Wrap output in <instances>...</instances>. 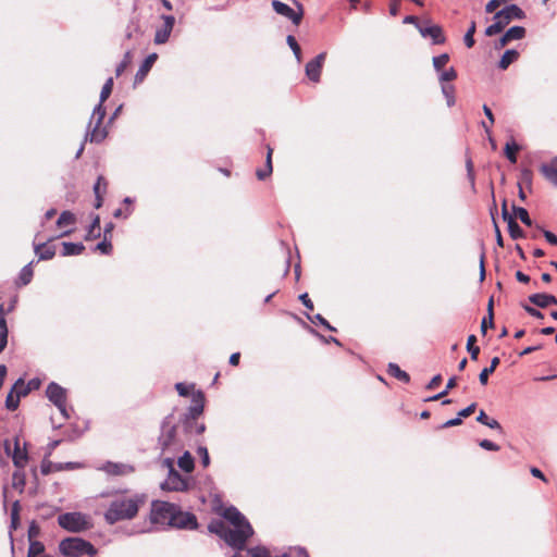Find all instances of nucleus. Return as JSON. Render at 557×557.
I'll use <instances>...</instances> for the list:
<instances>
[{
    "label": "nucleus",
    "instance_id": "obj_1",
    "mask_svg": "<svg viewBox=\"0 0 557 557\" xmlns=\"http://www.w3.org/2000/svg\"><path fill=\"white\" fill-rule=\"evenodd\" d=\"M113 88V78L109 77L100 91L99 103L94 108L88 129L86 132V139L89 137L90 143L100 144L108 136L106 127H101L102 121L106 116V109L103 102L110 97Z\"/></svg>",
    "mask_w": 557,
    "mask_h": 557
},
{
    "label": "nucleus",
    "instance_id": "obj_2",
    "mask_svg": "<svg viewBox=\"0 0 557 557\" xmlns=\"http://www.w3.org/2000/svg\"><path fill=\"white\" fill-rule=\"evenodd\" d=\"M146 502L144 494H135L132 497H117L113 499L104 512V519L109 524H114L122 520L133 519L139 506Z\"/></svg>",
    "mask_w": 557,
    "mask_h": 557
},
{
    "label": "nucleus",
    "instance_id": "obj_3",
    "mask_svg": "<svg viewBox=\"0 0 557 557\" xmlns=\"http://www.w3.org/2000/svg\"><path fill=\"white\" fill-rule=\"evenodd\" d=\"M157 444L162 454L180 446L177 423L175 422L173 413H169L162 419Z\"/></svg>",
    "mask_w": 557,
    "mask_h": 557
},
{
    "label": "nucleus",
    "instance_id": "obj_4",
    "mask_svg": "<svg viewBox=\"0 0 557 557\" xmlns=\"http://www.w3.org/2000/svg\"><path fill=\"white\" fill-rule=\"evenodd\" d=\"M59 552L65 557H82L84 555L94 556L97 549L90 542L82 537L71 536L59 543Z\"/></svg>",
    "mask_w": 557,
    "mask_h": 557
},
{
    "label": "nucleus",
    "instance_id": "obj_5",
    "mask_svg": "<svg viewBox=\"0 0 557 557\" xmlns=\"http://www.w3.org/2000/svg\"><path fill=\"white\" fill-rule=\"evenodd\" d=\"M58 524L63 530L72 533L84 532L92 527L90 518L81 511L64 512L59 515Z\"/></svg>",
    "mask_w": 557,
    "mask_h": 557
},
{
    "label": "nucleus",
    "instance_id": "obj_6",
    "mask_svg": "<svg viewBox=\"0 0 557 557\" xmlns=\"http://www.w3.org/2000/svg\"><path fill=\"white\" fill-rule=\"evenodd\" d=\"M176 509L177 505L175 504L163 500H153L150 510L151 523L170 527V522Z\"/></svg>",
    "mask_w": 557,
    "mask_h": 557
},
{
    "label": "nucleus",
    "instance_id": "obj_7",
    "mask_svg": "<svg viewBox=\"0 0 557 557\" xmlns=\"http://www.w3.org/2000/svg\"><path fill=\"white\" fill-rule=\"evenodd\" d=\"M255 534L252 525L228 528L224 542L236 550H243Z\"/></svg>",
    "mask_w": 557,
    "mask_h": 557
},
{
    "label": "nucleus",
    "instance_id": "obj_8",
    "mask_svg": "<svg viewBox=\"0 0 557 557\" xmlns=\"http://www.w3.org/2000/svg\"><path fill=\"white\" fill-rule=\"evenodd\" d=\"M205 408V394L201 391H196L191 395V405L187 412L184 414L182 422L185 429L191 428V420L197 419L202 414Z\"/></svg>",
    "mask_w": 557,
    "mask_h": 557
},
{
    "label": "nucleus",
    "instance_id": "obj_9",
    "mask_svg": "<svg viewBox=\"0 0 557 557\" xmlns=\"http://www.w3.org/2000/svg\"><path fill=\"white\" fill-rule=\"evenodd\" d=\"M170 527L180 530H197L199 524L194 513L188 511H182L177 506V509L170 522Z\"/></svg>",
    "mask_w": 557,
    "mask_h": 557
},
{
    "label": "nucleus",
    "instance_id": "obj_10",
    "mask_svg": "<svg viewBox=\"0 0 557 557\" xmlns=\"http://www.w3.org/2000/svg\"><path fill=\"white\" fill-rule=\"evenodd\" d=\"M188 481L177 470L168 473L164 482L161 483L160 487L163 491L169 492H185L188 490Z\"/></svg>",
    "mask_w": 557,
    "mask_h": 557
},
{
    "label": "nucleus",
    "instance_id": "obj_11",
    "mask_svg": "<svg viewBox=\"0 0 557 557\" xmlns=\"http://www.w3.org/2000/svg\"><path fill=\"white\" fill-rule=\"evenodd\" d=\"M418 30L423 38H431L433 45H441L445 42L443 29L437 24H432L425 21L422 25H418Z\"/></svg>",
    "mask_w": 557,
    "mask_h": 557
},
{
    "label": "nucleus",
    "instance_id": "obj_12",
    "mask_svg": "<svg viewBox=\"0 0 557 557\" xmlns=\"http://www.w3.org/2000/svg\"><path fill=\"white\" fill-rule=\"evenodd\" d=\"M524 17V11L517 4L506 5L494 15V20H499L505 26L513 20H523Z\"/></svg>",
    "mask_w": 557,
    "mask_h": 557
},
{
    "label": "nucleus",
    "instance_id": "obj_13",
    "mask_svg": "<svg viewBox=\"0 0 557 557\" xmlns=\"http://www.w3.org/2000/svg\"><path fill=\"white\" fill-rule=\"evenodd\" d=\"M525 36V28L523 26L515 25L508 28L504 35L494 42V49L500 50L512 40H520Z\"/></svg>",
    "mask_w": 557,
    "mask_h": 557
},
{
    "label": "nucleus",
    "instance_id": "obj_14",
    "mask_svg": "<svg viewBox=\"0 0 557 557\" xmlns=\"http://www.w3.org/2000/svg\"><path fill=\"white\" fill-rule=\"evenodd\" d=\"M326 58V52L319 53L315 58L306 64L305 71L307 77L313 82H320L321 70Z\"/></svg>",
    "mask_w": 557,
    "mask_h": 557
},
{
    "label": "nucleus",
    "instance_id": "obj_15",
    "mask_svg": "<svg viewBox=\"0 0 557 557\" xmlns=\"http://www.w3.org/2000/svg\"><path fill=\"white\" fill-rule=\"evenodd\" d=\"M162 18L163 26L157 29L154 34L153 41L156 45H163L169 40L175 24V17L173 15H163Z\"/></svg>",
    "mask_w": 557,
    "mask_h": 557
},
{
    "label": "nucleus",
    "instance_id": "obj_16",
    "mask_svg": "<svg viewBox=\"0 0 557 557\" xmlns=\"http://www.w3.org/2000/svg\"><path fill=\"white\" fill-rule=\"evenodd\" d=\"M4 449L8 455L12 456L13 463L17 469L24 468L28 457L26 450L20 448V442L17 437L14 441L13 451H11V444L9 441H5Z\"/></svg>",
    "mask_w": 557,
    "mask_h": 557
},
{
    "label": "nucleus",
    "instance_id": "obj_17",
    "mask_svg": "<svg viewBox=\"0 0 557 557\" xmlns=\"http://www.w3.org/2000/svg\"><path fill=\"white\" fill-rule=\"evenodd\" d=\"M46 396L55 407H61L63 403H66V389L55 382L48 384Z\"/></svg>",
    "mask_w": 557,
    "mask_h": 557
},
{
    "label": "nucleus",
    "instance_id": "obj_18",
    "mask_svg": "<svg viewBox=\"0 0 557 557\" xmlns=\"http://www.w3.org/2000/svg\"><path fill=\"white\" fill-rule=\"evenodd\" d=\"M223 518L233 527L251 525L248 519L234 506H230L224 509Z\"/></svg>",
    "mask_w": 557,
    "mask_h": 557
},
{
    "label": "nucleus",
    "instance_id": "obj_19",
    "mask_svg": "<svg viewBox=\"0 0 557 557\" xmlns=\"http://www.w3.org/2000/svg\"><path fill=\"white\" fill-rule=\"evenodd\" d=\"M271 7L276 14L286 17L295 26H299L298 25V16L295 15L294 8L289 7L288 4H286L280 0H272Z\"/></svg>",
    "mask_w": 557,
    "mask_h": 557
},
{
    "label": "nucleus",
    "instance_id": "obj_20",
    "mask_svg": "<svg viewBox=\"0 0 557 557\" xmlns=\"http://www.w3.org/2000/svg\"><path fill=\"white\" fill-rule=\"evenodd\" d=\"M18 385H23V379L20 377L16 380L11 391L8 393L5 398V407L8 410L14 411L18 408L21 397L18 394Z\"/></svg>",
    "mask_w": 557,
    "mask_h": 557
},
{
    "label": "nucleus",
    "instance_id": "obj_21",
    "mask_svg": "<svg viewBox=\"0 0 557 557\" xmlns=\"http://www.w3.org/2000/svg\"><path fill=\"white\" fill-rule=\"evenodd\" d=\"M157 59L158 54L156 52H152L146 57L135 74V84L141 83L145 79Z\"/></svg>",
    "mask_w": 557,
    "mask_h": 557
},
{
    "label": "nucleus",
    "instance_id": "obj_22",
    "mask_svg": "<svg viewBox=\"0 0 557 557\" xmlns=\"http://www.w3.org/2000/svg\"><path fill=\"white\" fill-rule=\"evenodd\" d=\"M529 301L540 308H546L550 305H557L556 296L552 294L537 293L529 296Z\"/></svg>",
    "mask_w": 557,
    "mask_h": 557
},
{
    "label": "nucleus",
    "instance_id": "obj_23",
    "mask_svg": "<svg viewBox=\"0 0 557 557\" xmlns=\"http://www.w3.org/2000/svg\"><path fill=\"white\" fill-rule=\"evenodd\" d=\"M34 251L38 261L51 260L55 256V247L48 243L34 244Z\"/></svg>",
    "mask_w": 557,
    "mask_h": 557
},
{
    "label": "nucleus",
    "instance_id": "obj_24",
    "mask_svg": "<svg viewBox=\"0 0 557 557\" xmlns=\"http://www.w3.org/2000/svg\"><path fill=\"white\" fill-rule=\"evenodd\" d=\"M504 221L507 222L508 232L512 239H519L524 236L523 230L508 211L504 213Z\"/></svg>",
    "mask_w": 557,
    "mask_h": 557
},
{
    "label": "nucleus",
    "instance_id": "obj_25",
    "mask_svg": "<svg viewBox=\"0 0 557 557\" xmlns=\"http://www.w3.org/2000/svg\"><path fill=\"white\" fill-rule=\"evenodd\" d=\"M102 470L106 471L108 474L111 475H122L126 474L128 472L133 471V468L131 466L124 465V463H116L108 461L103 467Z\"/></svg>",
    "mask_w": 557,
    "mask_h": 557
},
{
    "label": "nucleus",
    "instance_id": "obj_26",
    "mask_svg": "<svg viewBox=\"0 0 557 557\" xmlns=\"http://www.w3.org/2000/svg\"><path fill=\"white\" fill-rule=\"evenodd\" d=\"M519 55L520 53L516 49L506 50L498 61V69L502 71L507 70L511 63L519 59Z\"/></svg>",
    "mask_w": 557,
    "mask_h": 557
},
{
    "label": "nucleus",
    "instance_id": "obj_27",
    "mask_svg": "<svg viewBox=\"0 0 557 557\" xmlns=\"http://www.w3.org/2000/svg\"><path fill=\"white\" fill-rule=\"evenodd\" d=\"M476 421L483 425H486L490 429L498 431V433L503 434L504 429L500 423L496 419L490 418L484 410H480Z\"/></svg>",
    "mask_w": 557,
    "mask_h": 557
},
{
    "label": "nucleus",
    "instance_id": "obj_28",
    "mask_svg": "<svg viewBox=\"0 0 557 557\" xmlns=\"http://www.w3.org/2000/svg\"><path fill=\"white\" fill-rule=\"evenodd\" d=\"M33 264H34V261H30L29 263H27L26 265H24L22 268V270L20 271L17 281H16L17 286H26L32 282V278L34 275Z\"/></svg>",
    "mask_w": 557,
    "mask_h": 557
},
{
    "label": "nucleus",
    "instance_id": "obj_29",
    "mask_svg": "<svg viewBox=\"0 0 557 557\" xmlns=\"http://www.w3.org/2000/svg\"><path fill=\"white\" fill-rule=\"evenodd\" d=\"M62 256L69 257V256H78L85 250V246L82 243H71V242H63L62 243Z\"/></svg>",
    "mask_w": 557,
    "mask_h": 557
},
{
    "label": "nucleus",
    "instance_id": "obj_30",
    "mask_svg": "<svg viewBox=\"0 0 557 557\" xmlns=\"http://www.w3.org/2000/svg\"><path fill=\"white\" fill-rule=\"evenodd\" d=\"M387 373L391 376L397 379L400 382H404V383H409L410 382L409 374L406 371L401 370L399 368V366L394 363V362H389L388 363V366H387Z\"/></svg>",
    "mask_w": 557,
    "mask_h": 557
},
{
    "label": "nucleus",
    "instance_id": "obj_31",
    "mask_svg": "<svg viewBox=\"0 0 557 557\" xmlns=\"http://www.w3.org/2000/svg\"><path fill=\"white\" fill-rule=\"evenodd\" d=\"M230 527H227L223 521L221 520H213L208 525V531L210 533H213L218 535L220 539L224 541L227 530Z\"/></svg>",
    "mask_w": 557,
    "mask_h": 557
},
{
    "label": "nucleus",
    "instance_id": "obj_32",
    "mask_svg": "<svg viewBox=\"0 0 557 557\" xmlns=\"http://www.w3.org/2000/svg\"><path fill=\"white\" fill-rule=\"evenodd\" d=\"M177 465L180 469H182L184 472H191L195 468V461L194 457L189 451H185L177 460Z\"/></svg>",
    "mask_w": 557,
    "mask_h": 557
},
{
    "label": "nucleus",
    "instance_id": "obj_33",
    "mask_svg": "<svg viewBox=\"0 0 557 557\" xmlns=\"http://www.w3.org/2000/svg\"><path fill=\"white\" fill-rule=\"evenodd\" d=\"M499 362H500V359L498 357H494L491 360L490 367H486V368L482 369V371L479 374V381H480V383L482 385H486L487 384L488 375L492 374L495 371V369L497 368Z\"/></svg>",
    "mask_w": 557,
    "mask_h": 557
},
{
    "label": "nucleus",
    "instance_id": "obj_34",
    "mask_svg": "<svg viewBox=\"0 0 557 557\" xmlns=\"http://www.w3.org/2000/svg\"><path fill=\"white\" fill-rule=\"evenodd\" d=\"M540 170L548 182H550L554 186H557V168L554 164L544 163L541 165Z\"/></svg>",
    "mask_w": 557,
    "mask_h": 557
},
{
    "label": "nucleus",
    "instance_id": "obj_35",
    "mask_svg": "<svg viewBox=\"0 0 557 557\" xmlns=\"http://www.w3.org/2000/svg\"><path fill=\"white\" fill-rule=\"evenodd\" d=\"M98 237H100V216L96 214L87 228L85 239L91 240Z\"/></svg>",
    "mask_w": 557,
    "mask_h": 557
},
{
    "label": "nucleus",
    "instance_id": "obj_36",
    "mask_svg": "<svg viewBox=\"0 0 557 557\" xmlns=\"http://www.w3.org/2000/svg\"><path fill=\"white\" fill-rule=\"evenodd\" d=\"M521 149V147L511 139L510 141H507L504 148V152L506 158L511 162H517V152Z\"/></svg>",
    "mask_w": 557,
    "mask_h": 557
},
{
    "label": "nucleus",
    "instance_id": "obj_37",
    "mask_svg": "<svg viewBox=\"0 0 557 557\" xmlns=\"http://www.w3.org/2000/svg\"><path fill=\"white\" fill-rule=\"evenodd\" d=\"M40 384L41 382L39 379H32L27 382V384H25L23 381V385H18L17 387L20 396H27L32 391L38 389Z\"/></svg>",
    "mask_w": 557,
    "mask_h": 557
},
{
    "label": "nucleus",
    "instance_id": "obj_38",
    "mask_svg": "<svg viewBox=\"0 0 557 557\" xmlns=\"http://www.w3.org/2000/svg\"><path fill=\"white\" fill-rule=\"evenodd\" d=\"M26 484L25 473L21 470H16L12 474V486L18 490L20 493L24 492V487Z\"/></svg>",
    "mask_w": 557,
    "mask_h": 557
},
{
    "label": "nucleus",
    "instance_id": "obj_39",
    "mask_svg": "<svg viewBox=\"0 0 557 557\" xmlns=\"http://www.w3.org/2000/svg\"><path fill=\"white\" fill-rule=\"evenodd\" d=\"M512 211L524 225L532 226L533 222L525 208L512 205Z\"/></svg>",
    "mask_w": 557,
    "mask_h": 557
},
{
    "label": "nucleus",
    "instance_id": "obj_40",
    "mask_svg": "<svg viewBox=\"0 0 557 557\" xmlns=\"http://www.w3.org/2000/svg\"><path fill=\"white\" fill-rule=\"evenodd\" d=\"M76 222L75 215L71 211H62L57 220V225L59 227L74 225Z\"/></svg>",
    "mask_w": 557,
    "mask_h": 557
},
{
    "label": "nucleus",
    "instance_id": "obj_41",
    "mask_svg": "<svg viewBox=\"0 0 557 557\" xmlns=\"http://www.w3.org/2000/svg\"><path fill=\"white\" fill-rule=\"evenodd\" d=\"M286 44L292 49L297 63H300L301 60H302V58H301V49H300V46L298 45L296 38L293 35H288L286 37Z\"/></svg>",
    "mask_w": 557,
    "mask_h": 557
},
{
    "label": "nucleus",
    "instance_id": "obj_42",
    "mask_svg": "<svg viewBox=\"0 0 557 557\" xmlns=\"http://www.w3.org/2000/svg\"><path fill=\"white\" fill-rule=\"evenodd\" d=\"M442 94L444 98L446 99L447 106L450 108L455 104V87L453 85H442Z\"/></svg>",
    "mask_w": 557,
    "mask_h": 557
},
{
    "label": "nucleus",
    "instance_id": "obj_43",
    "mask_svg": "<svg viewBox=\"0 0 557 557\" xmlns=\"http://www.w3.org/2000/svg\"><path fill=\"white\" fill-rule=\"evenodd\" d=\"M475 29H476V24L474 21H472L470 23V26L468 28V30L466 32L465 36H463V42L465 45L467 46V48H472L475 44V40H474V33H475Z\"/></svg>",
    "mask_w": 557,
    "mask_h": 557
},
{
    "label": "nucleus",
    "instance_id": "obj_44",
    "mask_svg": "<svg viewBox=\"0 0 557 557\" xmlns=\"http://www.w3.org/2000/svg\"><path fill=\"white\" fill-rule=\"evenodd\" d=\"M475 341H476L475 335L468 336V339H467V350L470 354V358L472 360H478V357H479V354H480V348L474 345Z\"/></svg>",
    "mask_w": 557,
    "mask_h": 557
},
{
    "label": "nucleus",
    "instance_id": "obj_45",
    "mask_svg": "<svg viewBox=\"0 0 557 557\" xmlns=\"http://www.w3.org/2000/svg\"><path fill=\"white\" fill-rule=\"evenodd\" d=\"M307 319L311 322V323H318L322 326H324L326 330L331 331V332H335L336 329L334 326H332L327 320H325L320 313H317L314 315H310V314H306Z\"/></svg>",
    "mask_w": 557,
    "mask_h": 557
},
{
    "label": "nucleus",
    "instance_id": "obj_46",
    "mask_svg": "<svg viewBox=\"0 0 557 557\" xmlns=\"http://www.w3.org/2000/svg\"><path fill=\"white\" fill-rule=\"evenodd\" d=\"M505 27L506 26L499 20H494V23L485 28L484 34L487 37H492L496 34L502 33Z\"/></svg>",
    "mask_w": 557,
    "mask_h": 557
},
{
    "label": "nucleus",
    "instance_id": "obj_47",
    "mask_svg": "<svg viewBox=\"0 0 557 557\" xmlns=\"http://www.w3.org/2000/svg\"><path fill=\"white\" fill-rule=\"evenodd\" d=\"M58 466H62V462H52L50 460L44 459L40 466V471L44 475H48L53 471H59L57 469Z\"/></svg>",
    "mask_w": 557,
    "mask_h": 557
},
{
    "label": "nucleus",
    "instance_id": "obj_48",
    "mask_svg": "<svg viewBox=\"0 0 557 557\" xmlns=\"http://www.w3.org/2000/svg\"><path fill=\"white\" fill-rule=\"evenodd\" d=\"M247 552L251 557H270L269 549L262 545L250 547Z\"/></svg>",
    "mask_w": 557,
    "mask_h": 557
},
{
    "label": "nucleus",
    "instance_id": "obj_49",
    "mask_svg": "<svg viewBox=\"0 0 557 557\" xmlns=\"http://www.w3.org/2000/svg\"><path fill=\"white\" fill-rule=\"evenodd\" d=\"M449 61V55L447 53H442L433 58V66L436 72H441L442 69Z\"/></svg>",
    "mask_w": 557,
    "mask_h": 557
},
{
    "label": "nucleus",
    "instance_id": "obj_50",
    "mask_svg": "<svg viewBox=\"0 0 557 557\" xmlns=\"http://www.w3.org/2000/svg\"><path fill=\"white\" fill-rule=\"evenodd\" d=\"M494 210H496V203L495 202L493 203V208L491 209V215H492L494 231H495L496 244H497V246L503 247L504 246V239H503L499 226H498V224H497V222H496V220L494 218Z\"/></svg>",
    "mask_w": 557,
    "mask_h": 557
},
{
    "label": "nucleus",
    "instance_id": "obj_51",
    "mask_svg": "<svg viewBox=\"0 0 557 557\" xmlns=\"http://www.w3.org/2000/svg\"><path fill=\"white\" fill-rule=\"evenodd\" d=\"M28 552L32 554V555H35L36 557L37 556H42L44 555V552H45V545L39 542V541H30L29 542V547H28Z\"/></svg>",
    "mask_w": 557,
    "mask_h": 557
},
{
    "label": "nucleus",
    "instance_id": "obj_52",
    "mask_svg": "<svg viewBox=\"0 0 557 557\" xmlns=\"http://www.w3.org/2000/svg\"><path fill=\"white\" fill-rule=\"evenodd\" d=\"M456 77H457L456 70L454 67H449V69H447L445 71H441L438 79L443 84L445 82L454 81V79H456Z\"/></svg>",
    "mask_w": 557,
    "mask_h": 557
},
{
    "label": "nucleus",
    "instance_id": "obj_53",
    "mask_svg": "<svg viewBox=\"0 0 557 557\" xmlns=\"http://www.w3.org/2000/svg\"><path fill=\"white\" fill-rule=\"evenodd\" d=\"M95 250H99L103 255H110L112 251V244L110 239L103 238V240L96 245Z\"/></svg>",
    "mask_w": 557,
    "mask_h": 557
},
{
    "label": "nucleus",
    "instance_id": "obj_54",
    "mask_svg": "<svg viewBox=\"0 0 557 557\" xmlns=\"http://www.w3.org/2000/svg\"><path fill=\"white\" fill-rule=\"evenodd\" d=\"M197 454L199 455V457L201 459V465L205 468H207L210 465V457H209L208 448L206 446H199L197 448Z\"/></svg>",
    "mask_w": 557,
    "mask_h": 557
},
{
    "label": "nucleus",
    "instance_id": "obj_55",
    "mask_svg": "<svg viewBox=\"0 0 557 557\" xmlns=\"http://www.w3.org/2000/svg\"><path fill=\"white\" fill-rule=\"evenodd\" d=\"M194 388V384L186 385L185 383L178 382L175 384V389L182 397H187L190 394V389Z\"/></svg>",
    "mask_w": 557,
    "mask_h": 557
},
{
    "label": "nucleus",
    "instance_id": "obj_56",
    "mask_svg": "<svg viewBox=\"0 0 557 557\" xmlns=\"http://www.w3.org/2000/svg\"><path fill=\"white\" fill-rule=\"evenodd\" d=\"M466 168H467L468 180H469V182L471 184L472 189H474L475 188V176H474V173H473V163H472L471 159H468L466 161Z\"/></svg>",
    "mask_w": 557,
    "mask_h": 557
},
{
    "label": "nucleus",
    "instance_id": "obj_57",
    "mask_svg": "<svg viewBox=\"0 0 557 557\" xmlns=\"http://www.w3.org/2000/svg\"><path fill=\"white\" fill-rule=\"evenodd\" d=\"M129 61H131V52L127 51L124 54V59L121 61V63L115 69V75L116 76H120L125 71V69L127 67Z\"/></svg>",
    "mask_w": 557,
    "mask_h": 557
},
{
    "label": "nucleus",
    "instance_id": "obj_58",
    "mask_svg": "<svg viewBox=\"0 0 557 557\" xmlns=\"http://www.w3.org/2000/svg\"><path fill=\"white\" fill-rule=\"evenodd\" d=\"M479 446L485 450H490V451H498L500 449V447L495 444L494 442L490 441V440H481L479 442Z\"/></svg>",
    "mask_w": 557,
    "mask_h": 557
},
{
    "label": "nucleus",
    "instance_id": "obj_59",
    "mask_svg": "<svg viewBox=\"0 0 557 557\" xmlns=\"http://www.w3.org/2000/svg\"><path fill=\"white\" fill-rule=\"evenodd\" d=\"M101 185L103 187V191H106V189H107V182H106L104 177L100 175V176H98L97 182L95 183V185L92 187L95 196L102 195V193H101Z\"/></svg>",
    "mask_w": 557,
    "mask_h": 557
},
{
    "label": "nucleus",
    "instance_id": "obj_60",
    "mask_svg": "<svg viewBox=\"0 0 557 557\" xmlns=\"http://www.w3.org/2000/svg\"><path fill=\"white\" fill-rule=\"evenodd\" d=\"M476 408V404L475 403H472L470 404L468 407L461 409L459 412H458V417L460 418V420L462 421L463 418H468L470 414H472L474 412Z\"/></svg>",
    "mask_w": 557,
    "mask_h": 557
},
{
    "label": "nucleus",
    "instance_id": "obj_61",
    "mask_svg": "<svg viewBox=\"0 0 557 557\" xmlns=\"http://www.w3.org/2000/svg\"><path fill=\"white\" fill-rule=\"evenodd\" d=\"M27 533H28L29 542L34 541L33 539L37 537L40 534L39 525L35 521L30 522Z\"/></svg>",
    "mask_w": 557,
    "mask_h": 557
},
{
    "label": "nucleus",
    "instance_id": "obj_62",
    "mask_svg": "<svg viewBox=\"0 0 557 557\" xmlns=\"http://www.w3.org/2000/svg\"><path fill=\"white\" fill-rule=\"evenodd\" d=\"M293 3L295 5V9H294V12H295V15L298 16V25H300L302 18H304V15H305V8L304 5L297 1V0H293Z\"/></svg>",
    "mask_w": 557,
    "mask_h": 557
},
{
    "label": "nucleus",
    "instance_id": "obj_63",
    "mask_svg": "<svg viewBox=\"0 0 557 557\" xmlns=\"http://www.w3.org/2000/svg\"><path fill=\"white\" fill-rule=\"evenodd\" d=\"M521 306L524 309V311L527 313H529L531 317L536 318V319H543V317H544L543 313L540 310H537L536 308L531 307L529 305H524V304H522Z\"/></svg>",
    "mask_w": 557,
    "mask_h": 557
},
{
    "label": "nucleus",
    "instance_id": "obj_64",
    "mask_svg": "<svg viewBox=\"0 0 557 557\" xmlns=\"http://www.w3.org/2000/svg\"><path fill=\"white\" fill-rule=\"evenodd\" d=\"M508 0H490L485 5L487 13L494 12L500 4L506 3Z\"/></svg>",
    "mask_w": 557,
    "mask_h": 557
}]
</instances>
